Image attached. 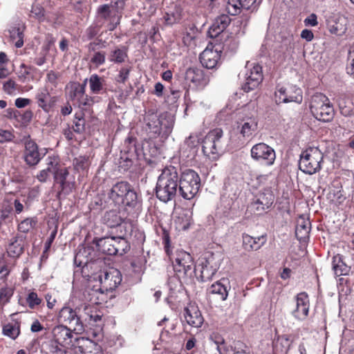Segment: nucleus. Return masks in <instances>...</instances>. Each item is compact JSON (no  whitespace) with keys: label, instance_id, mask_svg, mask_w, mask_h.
Here are the masks:
<instances>
[{"label":"nucleus","instance_id":"22","mask_svg":"<svg viewBox=\"0 0 354 354\" xmlns=\"http://www.w3.org/2000/svg\"><path fill=\"white\" fill-rule=\"evenodd\" d=\"M46 153L39 151L38 145L32 140L25 142L23 158L24 162L29 167H35L44 158Z\"/></svg>","mask_w":354,"mask_h":354},{"label":"nucleus","instance_id":"11","mask_svg":"<svg viewBox=\"0 0 354 354\" xmlns=\"http://www.w3.org/2000/svg\"><path fill=\"white\" fill-rule=\"evenodd\" d=\"M81 322L83 324V331L85 326L94 327L93 336L96 337L97 333L101 331L104 326L103 313L95 306L82 305Z\"/></svg>","mask_w":354,"mask_h":354},{"label":"nucleus","instance_id":"44","mask_svg":"<svg viewBox=\"0 0 354 354\" xmlns=\"http://www.w3.org/2000/svg\"><path fill=\"white\" fill-rule=\"evenodd\" d=\"M88 80L91 93L100 94L104 89L105 80L103 77L93 74Z\"/></svg>","mask_w":354,"mask_h":354},{"label":"nucleus","instance_id":"38","mask_svg":"<svg viewBox=\"0 0 354 354\" xmlns=\"http://www.w3.org/2000/svg\"><path fill=\"white\" fill-rule=\"evenodd\" d=\"M333 269L337 276L347 275L351 271V267L348 266L344 260V257L339 254L333 257Z\"/></svg>","mask_w":354,"mask_h":354},{"label":"nucleus","instance_id":"53","mask_svg":"<svg viewBox=\"0 0 354 354\" xmlns=\"http://www.w3.org/2000/svg\"><path fill=\"white\" fill-rule=\"evenodd\" d=\"M36 224V219L33 218H26L18 225V230L23 233H28L35 227Z\"/></svg>","mask_w":354,"mask_h":354},{"label":"nucleus","instance_id":"42","mask_svg":"<svg viewBox=\"0 0 354 354\" xmlns=\"http://www.w3.org/2000/svg\"><path fill=\"white\" fill-rule=\"evenodd\" d=\"M91 165V160L88 156H80L73 160L74 170L77 173H86Z\"/></svg>","mask_w":354,"mask_h":354},{"label":"nucleus","instance_id":"4","mask_svg":"<svg viewBox=\"0 0 354 354\" xmlns=\"http://www.w3.org/2000/svg\"><path fill=\"white\" fill-rule=\"evenodd\" d=\"M88 79L82 83L70 82L66 86V95L68 98L83 111L89 110L94 104V98L86 93Z\"/></svg>","mask_w":354,"mask_h":354},{"label":"nucleus","instance_id":"8","mask_svg":"<svg viewBox=\"0 0 354 354\" xmlns=\"http://www.w3.org/2000/svg\"><path fill=\"white\" fill-rule=\"evenodd\" d=\"M310 109L317 120L325 122L331 121L335 115L334 108L329 99L321 93H317L312 96Z\"/></svg>","mask_w":354,"mask_h":354},{"label":"nucleus","instance_id":"27","mask_svg":"<svg viewBox=\"0 0 354 354\" xmlns=\"http://www.w3.org/2000/svg\"><path fill=\"white\" fill-rule=\"evenodd\" d=\"M247 75L242 89L245 92H250L257 88L263 81L262 67L259 64L254 65Z\"/></svg>","mask_w":354,"mask_h":354},{"label":"nucleus","instance_id":"2","mask_svg":"<svg viewBox=\"0 0 354 354\" xmlns=\"http://www.w3.org/2000/svg\"><path fill=\"white\" fill-rule=\"evenodd\" d=\"M178 174L172 165L166 166L158 178L155 188L156 196L163 203L174 200L178 191Z\"/></svg>","mask_w":354,"mask_h":354},{"label":"nucleus","instance_id":"25","mask_svg":"<svg viewBox=\"0 0 354 354\" xmlns=\"http://www.w3.org/2000/svg\"><path fill=\"white\" fill-rule=\"evenodd\" d=\"M231 18L227 15H221L217 17L208 30L209 37L214 39V41H218L221 37H223V32L231 23Z\"/></svg>","mask_w":354,"mask_h":354},{"label":"nucleus","instance_id":"37","mask_svg":"<svg viewBox=\"0 0 354 354\" xmlns=\"http://www.w3.org/2000/svg\"><path fill=\"white\" fill-rule=\"evenodd\" d=\"M17 315V313H12L11 317H14ZM12 321L15 323H8L3 326L2 332L4 335L15 339L21 333V319L12 318Z\"/></svg>","mask_w":354,"mask_h":354},{"label":"nucleus","instance_id":"28","mask_svg":"<svg viewBox=\"0 0 354 354\" xmlns=\"http://www.w3.org/2000/svg\"><path fill=\"white\" fill-rule=\"evenodd\" d=\"M311 230V223L309 217L304 214L300 215L297 220L295 228V236L301 243H306L309 239Z\"/></svg>","mask_w":354,"mask_h":354},{"label":"nucleus","instance_id":"30","mask_svg":"<svg viewBox=\"0 0 354 354\" xmlns=\"http://www.w3.org/2000/svg\"><path fill=\"white\" fill-rule=\"evenodd\" d=\"M184 317L189 325L196 328L201 327L204 322L198 307L194 304H189L185 308Z\"/></svg>","mask_w":354,"mask_h":354},{"label":"nucleus","instance_id":"40","mask_svg":"<svg viewBox=\"0 0 354 354\" xmlns=\"http://www.w3.org/2000/svg\"><path fill=\"white\" fill-rule=\"evenodd\" d=\"M128 58V48L122 46L116 47L110 51L109 54V60L115 64H122Z\"/></svg>","mask_w":354,"mask_h":354},{"label":"nucleus","instance_id":"49","mask_svg":"<svg viewBox=\"0 0 354 354\" xmlns=\"http://www.w3.org/2000/svg\"><path fill=\"white\" fill-rule=\"evenodd\" d=\"M147 263V259L144 256L143 253L140 252L138 255H136L133 257L131 262V266L133 269V272L140 273L143 271L145 264Z\"/></svg>","mask_w":354,"mask_h":354},{"label":"nucleus","instance_id":"63","mask_svg":"<svg viewBox=\"0 0 354 354\" xmlns=\"http://www.w3.org/2000/svg\"><path fill=\"white\" fill-rule=\"evenodd\" d=\"M347 73L354 78V48H351L348 53Z\"/></svg>","mask_w":354,"mask_h":354},{"label":"nucleus","instance_id":"56","mask_svg":"<svg viewBox=\"0 0 354 354\" xmlns=\"http://www.w3.org/2000/svg\"><path fill=\"white\" fill-rule=\"evenodd\" d=\"M101 27V25H99L96 23L92 24L86 29L84 37L87 40L93 39L96 36L99 35Z\"/></svg>","mask_w":354,"mask_h":354},{"label":"nucleus","instance_id":"23","mask_svg":"<svg viewBox=\"0 0 354 354\" xmlns=\"http://www.w3.org/2000/svg\"><path fill=\"white\" fill-rule=\"evenodd\" d=\"M259 120L257 117L244 116L240 118L236 124V131L243 138H251L257 133Z\"/></svg>","mask_w":354,"mask_h":354},{"label":"nucleus","instance_id":"62","mask_svg":"<svg viewBox=\"0 0 354 354\" xmlns=\"http://www.w3.org/2000/svg\"><path fill=\"white\" fill-rule=\"evenodd\" d=\"M3 89L6 93L12 95L16 90L19 89V85L10 79L3 84Z\"/></svg>","mask_w":354,"mask_h":354},{"label":"nucleus","instance_id":"54","mask_svg":"<svg viewBox=\"0 0 354 354\" xmlns=\"http://www.w3.org/2000/svg\"><path fill=\"white\" fill-rule=\"evenodd\" d=\"M47 167L46 169L49 171L50 172H53L55 175V171L59 170V158L57 156H49L46 160Z\"/></svg>","mask_w":354,"mask_h":354},{"label":"nucleus","instance_id":"64","mask_svg":"<svg viewBox=\"0 0 354 354\" xmlns=\"http://www.w3.org/2000/svg\"><path fill=\"white\" fill-rule=\"evenodd\" d=\"M216 350L219 354H234V350L232 348V345L229 344L225 340L222 344L217 347Z\"/></svg>","mask_w":354,"mask_h":354},{"label":"nucleus","instance_id":"7","mask_svg":"<svg viewBox=\"0 0 354 354\" xmlns=\"http://www.w3.org/2000/svg\"><path fill=\"white\" fill-rule=\"evenodd\" d=\"M162 115L158 114L153 110H149L144 116V129L146 131L149 139H156L163 132L167 135L171 132L172 125L168 121L165 123Z\"/></svg>","mask_w":354,"mask_h":354},{"label":"nucleus","instance_id":"15","mask_svg":"<svg viewBox=\"0 0 354 354\" xmlns=\"http://www.w3.org/2000/svg\"><path fill=\"white\" fill-rule=\"evenodd\" d=\"M55 185H58L57 195H68L75 187V177L71 176L68 168L62 167L55 171L54 175Z\"/></svg>","mask_w":354,"mask_h":354},{"label":"nucleus","instance_id":"59","mask_svg":"<svg viewBox=\"0 0 354 354\" xmlns=\"http://www.w3.org/2000/svg\"><path fill=\"white\" fill-rule=\"evenodd\" d=\"M105 41L99 38L91 41L86 46L88 54L99 51L100 48L105 47Z\"/></svg>","mask_w":354,"mask_h":354},{"label":"nucleus","instance_id":"13","mask_svg":"<svg viewBox=\"0 0 354 354\" xmlns=\"http://www.w3.org/2000/svg\"><path fill=\"white\" fill-rule=\"evenodd\" d=\"M223 131L220 128L209 131L202 141V150L209 158L216 159L222 147Z\"/></svg>","mask_w":354,"mask_h":354},{"label":"nucleus","instance_id":"3","mask_svg":"<svg viewBox=\"0 0 354 354\" xmlns=\"http://www.w3.org/2000/svg\"><path fill=\"white\" fill-rule=\"evenodd\" d=\"M174 270L181 283L192 285L194 283L195 267L189 253L184 250H178L173 262Z\"/></svg>","mask_w":354,"mask_h":354},{"label":"nucleus","instance_id":"12","mask_svg":"<svg viewBox=\"0 0 354 354\" xmlns=\"http://www.w3.org/2000/svg\"><path fill=\"white\" fill-rule=\"evenodd\" d=\"M274 99L277 104L290 102L301 104L303 100V92L296 85L279 84L275 88Z\"/></svg>","mask_w":354,"mask_h":354},{"label":"nucleus","instance_id":"60","mask_svg":"<svg viewBox=\"0 0 354 354\" xmlns=\"http://www.w3.org/2000/svg\"><path fill=\"white\" fill-rule=\"evenodd\" d=\"M72 129L77 133H81L84 131L85 120L83 117L79 118L77 116V114L75 115Z\"/></svg>","mask_w":354,"mask_h":354},{"label":"nucleus","instance_id":"18","mask_svg":"<svg viewBox=\"0 0 354 354\" xmlns=\"http://www.w3.org/2000/svg\"><path fill=\"white\" fill-rule=\"evenodd\" d=\"M185 80L189 86L197 90L203 89L209 82V76L205 71L198 67L188 68L185 71Z\"/></svg>","mask_w":354,"mask_h":354},{"label":"nucleus","instance_id":"33","mask_svg":"<svg viewBox=\"0 0 354 354\" xmlns=\"http://www.w3.org/2000/svg\"><path fill=\"white\" fill-rule=\"evenodd\" d=\"M267 241L266 235L253 237L246 233L242 234V246L248 252L259 250Z\"/></svg>","mask_w":354,"mask_h":354},{"label":"nucleus","instance_id":"48","mask_svg":"<svg viewBox=\"0 0 354 354\" xmlns=\"http://www.w3.org/2000/svg\"><path fill=\"white\" fill-rule=\"evenodd\" d=\"M160 232L157 230V232L161 236L162 239V244L164 245V249L166 254L170 258L172 254L171 240L169 231L163 226H160Z\"/></svg>","mask_w":354,"mask_h":354},{"label":"nucleus","instance_id":"41","mask_svg":"<svg viewBox=\"0 0 354 354\" xmlns=\"http://www.w3.org/2000/svg\"><path fill=\"white\" fill-rule=\"evenodd\" d=\"M338 106L342 115L351 117L354 115L353 100L347 96H342L338 100Z\"/></svg>","mask_w":354,"mask_h":354},{"label":"nucleus","instance_id":"39","mask_svg":"<svg viewBox=\"0 0 354 354\" xmlns=\"http://www.w3.org/2000/svg\"><path fill=\"white\" fill-rule=\"evenodd\" d=\"M183 9L180 6L176 5L173 10L167 12L163 16L165 24L167 26H173L180 23L183 18Z\"/></svg>","mask_w":354,"mask_h":354},{"label":"nucleus","instance_id":"36","mask_svg":"<svg viewBox=\"0 0 354 354\" xmlns=\"http://www.w3.org/2000/svg\"><path fill=\"white\" fill-rule=\"evenodd\" d=\"M93 243L99 252L108 255H113L115 236L95 238Z\"/></svg>","mask_w":354,"mask_h":354},{"label":"nucleus","instance_id":"32","mask_svg":"<svg viewBox=\"0 0 354 354\" xmlns=\"http://www.w3.org/2000/svg\"><path fill=\"white\" fill-rule=\"evenodd\" d=\"M35 99L38 106L46 112H48L57 102V97L52 96L48 88L45 87L38 90Z\"/></svg>","mask_w":354,"mask_h":354},{"label":"nucleus","instance_id":"24","mask_svg":"<svg viewBox=\"0 0 354 354\" xmlns=\"http://www.w3.org/2000/svg\"><path fill=\"white\" fill-rule=\"evenodd\" d=\"M102 287L106 291H113L122 281V274L119 270L111 268L99 277Z\"/></svg>","mask_w":354,"mask_h":354},{"label":"nucleus","instance_id":"20","mask_svg":"<svg viewBox=\"0 0 354 354\" xmlns=\"http://www.w3.org/2000/svg\"><path fill=\"white\" fill-rule=\"evenodd\" d=\"M111 4H104L97 9V14L102 19L108 21L106 27L109 31H113L117 28L122 18V14L118 10H114Z\"/></svg>","mask_w":354,"mask_h":354},{"label":"nucleus","instance_id":"14","mask_svg":"<svg viewBox=\"0 0 354 354\" xmlns=\"http://www.w3.org/2000/svg\"><path fill=\"white\" fill-rule=\"evenodd\" d=\"M57 320L59 323L69 325L77 333L83 332V324L81 322V306L75 309L68 306H63L59 312Z\"/></svg>","mask_w":354,"mask_h":354},{"label":"nucleus","instance_id":"16","mask_svg":"<svg viewBox=\"0 0 354 354\" xmlns=\"http://www.w3.org/2000/svg\"><path fill=\"white\" fill-rule=\"evenodd\" d=\"M250 156L255 161L266 166L272 165L276 158L274 150L264 142H259L254 145L251 148Z\"/></svg>","mask_w":354,"mask_h":354},{"label":"nucleus","instance_id":"47","mask_svg":"<svg viewBox=\"0 0 354 354\" xmlns=\"http://www.w3.org/2000/svg\"><path fill=\"white\" fill-rule=\"evenodd\" d=\"M10 41L15 44L17 48L24 45V30L20 27H12L10 30Z\"/></svg>","mask_w":354,"mask_h":354},{"label":"nucleus","instance_id":"43","mask_svg":"<svg viewBox=\"0 0 354 354\" xmlns=\"http://www.w3.org/2000/svg\"><path fill=\"white\" fill-rule=\"evenodd\" d=\"M104 223L109 227H120L123 218L116 210H110L104 214Z\"/></svg>","mask_w":354,"mask_h":354},{"label":"nucleus","instance_id":"35","mask_svg":"<svg viewBox=\"0 0 354 354\" xmlns=\"http://www.w3.org/2000/svg\"><path fill=\"white\" fill-rule=\"evenodd\" d=\"M227 279H221L211 285L207 290L208 296L215 295L220 301H225L228 296V289L225 284Z\"/></svg>","mask_w":354,"mask_h":354},{"label":"nucleus","instance_id":"5","mask_svg":"<svg viewBox=\"0 0 354 354\" xmlns=\"http://www.w3.org/2000/svg\"><path fill=\"white\" fill-rule=\"evenodd\" d=\"M178 192L180 195L186 200L194 198L198 193L201 187V178L193 169H185L178 176Z\"/></svg>","mask_w":354,"mask_h":354},{"label":"nucleus","instance_id":"10","mask_svg":"<svg viewBox=\"0 0 354 354\" xmlns=\"http://www.w3.org/2000/svg\"><path fill=\"white\" fill-rule=\"evenodd\" d=\"M77 339L80 337H75L72 330L66 326H56L52 330L49 351H56L59 347H75Z\"/></svg>","mask_w":354,"mask_h":354},{"label":"nucleus","instance_id":"58","mask_svg":"<svg viewBox=\"0 0 354 354\" xmlns=\"http://www.w3.org/2000/svg\"><path fill=\"white\" fill-rule=\"evenodd\" d=\"M232 348L234 354H249L250 352V348L240 340L233 342Z\"/></svg>","mask_w":354,"mask_h":354},{"label":"nucleus","instance_id":"29","mask_svg":"<svg viewBox=\"0 0 354 354\" xmlns=\"http://www.w3.org/2000/svg\"><path fill=\"white\" fill-rule=\"evenodd\" d=\"M296 308L293 311V315L298 319L303 320L307 317L309 313L310 301L308 295L306 292H301L295 297Z\"/></svg>","mask_w":354,"mask_h":354},{"label":"nucleus","instance_id":"51","mask_svg":"<svg viewBox=\"0 0 354 354\" xmlns=\"http://www.w3.org/2000/svg\"><path fill=\"white\" fill-rule=\"evenodd\" d=\"M29 17L39 22L44 21L45 19V10L39 3H34L32 5Z\"/></svg>","mask_w":354,"mask_h":354},{"label":"nucleus","instance_id":"46","mask_svg":"<svg viewBox=\"0 0 354 354\" xmlns=\"http://www.w3.org/2000/svg\"><path fill=\"white\" fill-rule=\"evenodd\" d=\"M113 255L122 256L127 253L131 248L130 243L122 236H115Z\"/></svg>","mask_w":354,"mask_h":354},{"label":"nucleus","instance_id":"6","mask_svg":"<svg viewBox=\"0 0 354 354\" xmlns=\"http://www.w3.org/2000/svg\"><path fill=\"white\" fill-rule=\"evenodd\" d=\"M86 252V249L80 250L75 254L74 259L75 265L80 268L82 277L88 280L99 279V277L102 274V268L104 267V261L102 259L88 261L86 259L83 261L84 254Z\"/></svg>","mask_w":354,"mask_h":354},{"label":"nucleus","instance_id":"9","mask_svg":"<svg viewBox=\"0 0 354 354\" xmlns=\"http://www.w3.org/2000/svg\"><path fill=\"white\" fill-rule=\"evenodd\" d=\"M323 153L317 147H308L304 151L299 162V169L307 174H314L322 168Z\"/></svg>","mask_w":354,"mask_h":354},{"label":"nucleus","instance_id":"52","mask_svg":"<svg viewBox=\"0 0 354 354\" xmlns=\"http://www.w3.org/2000/svg\"><path fill=\"white\" fill-rule=\"evenodd\" d=\"M106 62V53L104 51H97L93 53L89 64L97 68L100 66L105 64Z\"/></svg>","mask_w":354,"mask_h":354},{"label":"nucleus","instance_id":"21","mask_svg":"<svg viewBox=\"0 0 354 354\" xmlns=\"http://www.w3.org/2000/svg\"><path fill=\"white\" fill-rule=\"evenodd\" d=\"M212 259H202L198 266L195 267V275L201 282L211 280L218 270V266Z\"/></svg>","mask_w":354,"mask_h":354},{"label":"nucleus","instance_id":"45","mask_svg":"<svg viewBox=\"0 0 354 354\" xmlns=\"http://www.w3.org/2000/svg\"><path fill=\"white\" fill-rule=\"evenodd\" d=\"M24 252L23 241L17 237L13 238L7 248V253L12 258L19 257Z\"/></svg>","mask_w":354,"mask_h":354},{"label":"nucleus","instance_id":"50","mask_svg":"<svg viewBox=\"0 0 354 354\" xmlns=\"http://www.w3.org/2000/svg\"><path fill=\"white\" fill-rule=\"evenodd\" d=\"M14 288L7 285L0 288V305L3 306L8 304L14 295Z\"/></svg>","mask_w":354,"mask_h":354},{"label":"nucleus","instance_id":"57","mask_svg":"<svg viewBox=\"0 0 354 354\" xmlns=\"http://www.w3.org/2000/svg\"><path fill=\"white\" fill-rule=\"evenodd\" d=\"M191 216L187 214H183L176 220L178 227L182 230H187L191 225Z\"/></svg>","mask_w":354,"mask_h":354},{"label":"nucleus","instance_id":"17","mask_svg":"<svg viewBox=\"0 0 354 354\" xmlns=\"http://www.w3.org/2000/svg\"><path fill=\"white\" fill-rule=\"evenodd\" d=\"M215 44L210 43L206 48L201 53L199 59L201 64L209 69L214 68L221 59V53L224 48L221 44L214 41Z\"/></svg>","mask_w":354,"mask_h":354},{"label":"nucleus","instance_id":"19","mask_svg":"<svg viewBox=\"0 0 354 354\" xmlns=\"http://www.w3.org/2000/svg\"><path fill=\"white\" fill-rule=\"evenodd\" d=\"M274 201V195L271 187L265 188L257 194L250 207L257 214H262L272 207Z\"/></svg>","mask_w":354,"mask_h":354},{"label":"nucleus","instance_id":"61","mask_svg":"<svg viewBox=\"0 0 354 354\" xmlns=\"http://www.w3.org/2000/svg\"><path fill=\"white\" fill-rule=\"evenodd\" d=\"M346 30V25L339 23V21H335L330 28L331 33L339 36L342 35L345 32Z\"/></svg>","mask_w":354,"mask_h":354},{"label":"nucleus","instance_id":"1","mask_svg":"<svg viewBox=\"0 0 354 354\" xmlns=\"http://www.w3.org/2000/svg\"><path fill=\"white\" fill-rule=\"evenodd\" d=\"M109 203L116 207H123L128 215L137 217L142 209V201L137 192L127 181L114 184L107 194Z\"/></svg>","mask_w":354,"mask_h":354},{"label":"nucleus","instance_id":"55","mask_svg":"<svg viewBox=\"0 0 354 354\" xmlns=\"http://www.w3.org/2000/svg\"><path fill=\"white\" fill-rule=\"evenodd\" d=\"M41 298L38 297V295L35 291H30L26 297V302L30 309H35L37 306L42 303Z\"/></svg>","mask_w":354,"mask_h":354},{"label":"nucleus","instance_id":"31","mask_svg":"<svg viewBox=\"0 0 354 354\" xmlns=\"http://www.w3.org/2000/svg\"><path fill=\"white\" fill-rule=\"evenodd\" d=\"M201 136L198 133H192L186 138L183 145L180 148V153L187 158H194L201 144Z\"/></svg>","mask_w":354,"mask_h":354},{"label":"nucleus","instance_id":"34","mask_svg":"<svg viewBox=\"0 0 354 354\" xmlns=\"http://www.w3.org/2000/svg\"><path fill=\"white\" fill-rule=\"evenodd\" d=\"M257 0H228L226 10L232 16L241 13L242 9L249 10Z\"/></svg>","mask_w":354,"mask_h":354},{"label":"nucleus","instance_id":"26","mask_svg":"<svg viewBox=\"0 0 354 354\" xmlns=\"http://www.w3.org/2000/svg\"><path fill=\"white\" fill-rule=\"evenodd\" d=\"M74 352L75 354H103L101 347L97 343L84 337L76 339Z\"/></svg>","mask_w":354,"mask_h":354}]
</instances>
